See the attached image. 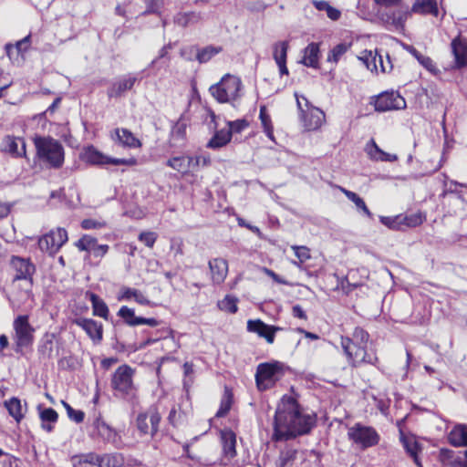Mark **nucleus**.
<instances>
[{"label": "nucleus", "instance_id": "f257e3e1", "mask_svg": "<svg viewBox=\"0 0 467 467\" xmlns=\"http://www.w3.org/2000/svg\"><path fill=\"white\" fill-rule=\"evenodd\" d=\"M449 442L454 447H467V425H456L448 435ZM461 457L450 449H441L439 453L441 462L446 467H467V450Z\"/></svg>", "mask_w": 467, "mask_h": 467}, {"label": "nucleus", "instance_id": "f03ea898", "mask_svg": "<svg viewBox=\"0 0 467 467\" xmlns=\"http://www.w3.org/2000/svg\"><path fill=\"white\" fill-rule=\"evenodd\" d=\"M36 156L41 163L48 168L59 169L65 160L62 144L51 137H37L35 139Z\"/></svg>", "mask_w": 467, "mask_h": 467}, {"label": "nucleus", "instance_id": "7ed1b4c3", "mask_svg": "<svg viewBox=\"0 0 467 467\" xmlns=\"http://www.w3.org/2000/svg\"><path fill=\"white\" fill-rule=\"evenodd\" d=\"M296 401L292 397H284L278 404L274 421V437L276 441L291 438L294 419L292 411L296 412Z\"/></svg>", "mask_w": 467, "mask_h": 467}, {"label": "nucleus", "instance_id": "20e7f679", "mask_svg": "<svg viewBox=\"0 0 467 467\" xmlns=\"http://www.w3.org/2000/svg\"><path fill=\"white\" fill-rule=\"evenodd\" d=\"M242 89L241 79L226 74L218 83L211 86L209 91L218 102L234 104L243 96Z\"/></svg>", "mask_w": 467, "mask_h": 467}, {"label": "nucleus", "instance_id": "39448f33", "mask_svg": "<svg viewBox=\"0 0 467 467\" xmlns=\"http://www.w3.org/2000/svg\"><path fill=\"white\" fill-rule=\"evenodd\" d=\"M134 370L128 365L119 366L111 379V387L115 396L129 402L137 400V388L133 383Z\"/></svg>", "mask_w": 467, "mask_h": 467}, {"label": "nucleus", "instance_id": "423d86ee", "mask_svg": "<svg viewBox=\"0 0 467 467\" xmlns=\"http://www.w3.org/2000/svg\"><path fill=\"white\" fill-rule=\"evenodd\" d=\"M340 344L351 367L358 368L363 364H370L380 369L375 349L368 351V346L353 345L350 342L349 337H341Z\"/></svg>", "mask_w": 467, "mask_h": 467}, {"label": "nucleus", "instance_id": "0eeeda50", "mask_svg": "<svg viewBox=\"0 0 467 467\" xmlns=\"http://www.w3.org/2000/svg\"><path fill=\"white\" fill-rule=\"evenodd\" d=\"M348 436L354 444L362 450L373 447L379 441V435L374 428L360 423L350 427Z\"/></svg>", "mask_w": 467, "mask_h": 467}, {"label": "nucleus", "instance_id": "6e6552de", "mask_svg": "<svg viewBox=\"0 0 467 467\" xmlns=\"http://www.w3.org/2000/svg\"><path fill=\"white\" fill-rule=\"evenodd\" d=\"M282 375V364L279 362L261 363L255 373L256 386L259 390L272 388Z\"/></svg>", "mask_w": 467, "mask_h": 467}, {"label": "nucleus", "instance_id": "1a4fd4ad", "mask_svg": "<svg viewBox=\"0 0 467 467\" xmlns=\"http://www.w3.org/2000/svg\"><path fill=\"white\" fill-rule=\"evenodd\" d=\"M67 241L66 229L57 227L41 236L38 240V246L42 252L49 255H55Z\"/></svg>", "mask_w": 467, "mask_h": 467}, {"label": "nucleus", "instance_id": "9d476101", "mask_svg": "<svg viewBox=\"0 0 467 467\" xmlns=\"http://www.w3.org/2000/svg\"><path fill=\"white\" fill-rule=\"evenodd\" d=\"M13 326L17 348H25L33 343L35 328L30 325L28 316H18Z\"/></svg>", "mask_w": 467, "mask_h": 467}, {"label": "nucleus", "instance_id": "9b49d317", "mask_svg": "<svg viewBox=\"0 0 467 467\" xmlns=\"http://www.w3.org/2000/svg\"><path fill=\"white\" fill-rule=\"evenodd\" d=\"M374 107L379 112L403 109L406 108V101L398 92L386 91L375 98Z\"/></svg>", "mask_w": 467, "mask_h": 467}, {"label": "nucleus", "instance_id": "f8f14e48", "mask_svg": "<svg viewBox=\"0 0 467 467\" xmlns=\"http://www.w3.org/2000/svg\"><path fill=\"white\" fill-rule=\"evenodd\" d=\"M84 160L93 165H129L132 166L136 164V160L131 159H117L105 156L100 151L96 150L94 147H88L84 152Z\"/></svg>", "mask_w": 467, "mask_h": 467}, {"label": "nucleus", "instance_id": "ddd939ff", "mask_svg": "<svg viewBox=\"0 0 467 467\" xmlns=\"http://www.w3.org/2000/svg\"><path fill=\"white\" fill-rule=\"evenodd\" d=\"M10 264L15 271L14 281L25 280L28 281L30 285L32 284V276L36 271V267L29 259L12 256Z\"/></svg>", "mask_w": 467, "mask_h": 467}, {"label": "nucleus", "instance_id": "4468645a", "mask_svg": "<svg viewBox=\"0 0 467 467\" xmlns=\"http://www.w3.org/2000/svg\"><path fill=\"white\" fill-rule=\"evenodd\" d=\"M161 416L156 409H150L145 413H141L137 418V426L142 434H150L153 436L158 429Z\"/></svg>", "mask_w": 467, "mask_h": 467}, {"label": "nucleus", "instance_id": "2eb2a0df", "mask_svg": "<svg viewBox=\"0 0 467 467\" xmlns=\"http://www.w3.org/2000/svg\"><path fill=\"white\" fill-rule=\"evenodd\" d=\"M306 111L301 115L304 127L307 130L319 129L325 121V113L318 108L311 107L306 98H303Z\"/></svg>", "mask_w": 467, "mask_h": 467}, {"label": "nucleus", "instance_id": "dca6fc26", "mask_svg": "<svg viewBox=\"0 0 467 467\" xmlns=\"http://www.w3.org/2000/svg\"><path fill=\"white\" fill-rule=\"evenodd\" d=\"M247 330L265 338L268 344H273L275 333L283 330V328L276 326L267 325L261 319H250L247 321Z\"/></svg>", "mask_w": 467, "mask_h": 467}, {"label": "nucleus", "instance_id": "f3484780", "mask_svg": "<svg viewBox=\"0 0 467 467\" xmlns=\"http://www.w3.org/2000/svg\"><path fill=\"white\" fill-rule=\"evenodd\" d=\"M75 245L80 251H86L92 254L95 257H102L104 256L108 250L109 245L107 244H99L98 240L91 235L85 234L83 235Z\"/></svg>", "mask_w": 467, "mask_h": 467}, {"label": "nucleus", "instance_id": "a211bd4d", "mask_svg": "<svg viewBox=\"0 0 467 467\" xmlns=\"http://www.w3.org/2000/svg\"><path fill=\"white\" fill-rule=\"evenodd\" d=\"M74 323L81 327L88 336L95 342L99 343L103 337V326L100 322L90 318L78 317L74 320Z\"/></svg>", "mask_w": 467, "mask_h": 467}, {"label": "nucleus", "instance_id": "6ab92c4d", "mask_svg": "<svg viewBox=\"0 0 467 467\" xmlns=\"http://www.w3.org/2000/svg\"><path fill=\"white\" fill-rule=\"evenodd\" d=\"M291 417L295 420L292 427L291 438L307 433L310 431L313 425V419L308 415L301 414L297 403L296 412L292 411Z\"/></svg>", "mask_w": 467, "mask_h": 467}, {"label": "nucleus", "instance_id": "aec40b11", "mask_svg": "<svg viewBox=\"0 0 467 467\" xmlns=\"http://www.w3.org/2000/svg\"><path fill=\"white\" fill-rule=\"evenodd\" d=\"M136 81L137 78L132 75H127L118 78L108 89V96L109 98L121 97L126 91L133 88Z\"/></svg>", "mask_w": 467, "mask_h": 467}, {"label": "nucleus", "instance_id": "412c9836", "mask_svg": "<svg viewBox=\"0 0 467 467\" xmlns=\"http://www.w3.org/2000/svg\"><path fill=\"white\" fill-rule=\"evenodd\" d=\"M220 433L223 459L231 461L236 456V435L231 430H223Z\"/></svg>", "mask_w": 467, "mask_h": 467}, {"label": "nucleus", "instance_id": "4be33fe9", "mask_svg": "<svg viewBox=\"0 0 467 467\" xmlns=\"http://www.w3.org/2000/svg\"><path fill=\"white\" fill-rule=\"evenodd\" d=\"M289 45L287 41H278L273 45V57L279 67L280 75H288L286 57Z\"/></svg>", "mask_w": 467, "mask_h": 467}, {"label": "nucleus", "instance_id": "5701e85b", "mask_svg": "<svg viewBox=\"0 0 467 467\" xmlns=\"http://www.w3.org/2000/svg\"><path fill=\"white\" fill-rule=\"evenodd\" d=\"M365 151L369 157L370 160L375 161H388L393 162L398 160V156L396 154H390L382 150L375 142L373 139H371L365 146Z\"/></svg>", "mask_w": 467, "mask_h": 467}, {"label": "nucleus", "instance_id": "b1692460", "mask_svg": "<svg viewBox=\"0 0 467 467\" xmlns=\"http://www.w3.org/2000/svg\"><path fill=\"white\" fill-rule=\"evenodd\" d=\"M2 150L14 157H22L26 154V143L20 138L5 136L2 140Z\"/></svg>", "mask_w": 467, "mask_h": 467}, {"label": "nucleus", "instance_id": "393cba45", "mask_svg": "<svg viewBox=\"0 0 467 467\" xmlns=\"http://www.w3.org/2000/svg\"><path fill=\"white\" fill-rule=\"evenodd\" d=\"M212 280L214 284H222L227 276L228 264L223 258H213L209 261Z\"/></svg>", "mask_w": 467, "mask_h": 467}, {"label": "nucleus", "instance_id": "a878e982", "mask_svg": "<svg viewBox=\"0 0 467 467\" xmlns=\"http://www.w3.org/2000/svg\"><path fill=\"white\" fill-rule=\"evenodd\" d=\"M115 138L113 140L119 145L126 148H140L141 147L140 140L127 129L117 128L114 130Z\"/></svg>", "mask_w": 467, "mask_h": 467}, {"label": "nucleus", "instance_id": "bb28decb", "mask_svg": "<svg viewBox=\"0 0 467 467\" xmlns=\"http://www.w3.org/2000/svg\"><path fill=\"white\" fill-rule=\"evenodd\" d=\"M451 51L454 56L455 64L457 67L467 66V44L460 38H454L451 44Z\"/></svg>", "mask_w": 467, "mask_h": 467}, {"label": "nucleus", "instance_id": "cd10ccee", "mask_svg": "<svg viewBox=\"0 0 467 467\" xmlns=\"http://www.w3.org/2000/svg\"><path fill=\"white\" fill-rule=\"evenodd\" d=\"M94 433L100 437L103 441L114 442L116 441L117 432L107 424L101 418L98 417L93 421Z\"/></svg>", "mask_w": 467, "mask_h": 467}, {"label": "nucleus", "instance_id": "c85d7f7f", "mask_svg": "<svg viewBox=\"0 0 467 467\" xmlns=\"http://www.w3.org/2000/svg\"><path fill=\"white\" fill-rule=\"evenodd\" d=\"M411 11L420 15H432L438 16L439 9L436 0H416L411 6Z\"/></svg>", "mask_w": 467, "mask_h": 467}, {"label": "nucleus", "instance_id": "c756f323", "mask_svg": "<svg viewBox=\"0 0 467 467\" xmlns=\"http://www.w3.org/2000/svg\"><path fill=\"white\" fill-rule=\"evenodd\" d=\"M399 7L388 16L389 21L398 29L404 27L405 22L413 13L408 6L398 5Z\"/></svg>", "mask_w": 467, "mask_h": 467}, {"label": "nucleus", "instance_id": "7c9ffc66", "mask_svg": "<svg viewBox=\"0 0 467 467\" xmlns=\"http://www.w3.org/2000/svg\"><path fill=\"white\" fill-rule=\"evenodd\" d=\"M319 60V45L317 43H310L304 49V57L302 63L309 67H317Z\"/></svg>", "mask_w": 467, "mask_h": 467}, {"label": "nucleus", "instance_id": "2f4dec72", "mask_svg": "<svg viewBox=\"0 0 467 467\" xmlns=\"http://www.w3.org/2000/svg\"><path fill=\"white\" fill-rule=\"evenodd\" d=\"M134 298V300L142 306L150 305V300L147 296L138 289L130 288V287H122L120 290V295L119 296V300H130Z\"/></svg>", "mask_w": 467, "mask_h": 467}, {"label": "nucleus", "instance_id": "473e14b6", "mask_svg": "<svg viewBox=\"0 0 467 467\" xmlns=\"http://www.w3.org/2000/svg\"><path fill=\"white\" fill-rule=\"evenodd\" d=\"M193 160L192 157H174L167 161L166 164L173 170L185 174L191 171Z\"/></svg>", "mask_w": 467, "mask_h": 467}, {"label": "nucleus", "instance_id": "72a5a7b5", "mask_svg": "<svg viewBox=\"0 0 467 467\" xmlns=\"http://www.w3.org/2000/svg\"><path fill=\"white\" fill-rule=\"evenodd\" d=\"M5 407L6 408L9 415L13 417L16 422H20L24 418L25 410L19 399L13 397L5 400Z\"/></svg>", "mask_w": 467, "mask_h": 467}, {"label": "nucleus", "instance_id": "f704fd0d", "mask_svg": "<svg viewBox=\"0 0 467 467\" xmlns=\"http://www.w3.org/2000/svg\"><path fill=\"white\" fill-rule=\"evenodd\" d=\"M231 139V131H229L228 129L217 130L213 137L208 142L207 147L211 149L222 148L225 146L228 142H230Z\"/></svg>", "mask_w": 467, "mask_h": 467}, {"label": "nucleus", "instance_id": "c9c22d12", "mask_svg": "<svg viewBox=\"0 0 467 467\" xmlns=\"http://www.w3.org/2000/svg\"><path fill=\"white\" fill-rule=\"evenodd\" d=\"M89 300L92 304L93 315L108 319L109 308L106 303L96 294H90Z\"/></svg>", "mask_w": 467, "mask_h": 467}, {"label": "nucleus", "instance_id": "e433bc0d", "mask_svg": "<svg viewBox=\"0 0 467 467\" xmlns=\"http://www.w3.org/2000/svg\"><path fill=\"white\" fill-rule=\"evenodd\" d=\"M40 419L42 420V428L50 432L53 430V423L57 420L58 415L52 408H47L40 410Z\"/></svg>", "mask_w": 467, "mask_h": 467}, {"label": "nucleus", "instance_id": "4c0bfd02", "mask_svg": "<svg viewBox=\"0 0 467 467\" xmlns=\"http://www.w3.org/2000/svg\"><path fill=\"white\" fill-rule=\"evenodd\" d=\"M402 444L406 451L413 458L414 462L421 467V463L418 458L419 444L412 437H401Z\"/></svg>", "mask_w": 467, "mask_h": 467}, {"label": "nucleus", "instance_id": "58836bf2", "mask_svg": "<svg viewBox=\"0 0 467 467\" xmlns=\"http://www.w3.org/2000/svg\"><path fill=\"white\" fill-rule=\"evenodd\" d=\"M339 189L347 196V198L348 200H350L351 202H353L355 203L356 207L358 210H361L368 217H369V218L372 217V213H370V211L367 207L364 200L361 197H359L357 193H355L351 191H348L345 188L340 187Z\"/></svg>", "mask_w": 467, "mask_h": 467}, {"label": "nucleus", "instance_id": "ea45409f", "mask_svg": "<svg viewBox=\"0 0 467 467\" xmlns=\"http://www.w3.org/2000/svg\"><path fill=\"white\" fill-rule=\"evenodd\" d=\"M259 119L261 120L262 127H263L264 131L266 134V136L272 141H275L274 128L272 125V120H271L270 116L267 114L266 108L265 106H262L260 108Z\"/></svg>", "mask_w": 467, "mask_h": 467}, {"label": "nucleus", "instance_id": "a19ab883", "mask_svg": "<svg viewBox=\"0 0 467 467\" xmlns=\"http://www.w3.org/2000/svg\"><path fill=\"white\" fill-rule=\"evenodd\" d=\"M379 56V55L378 54L377 51L365 50L363 52L362 57H360L359 59L363 61V63L366 65L368 69H369L370 71L378 72L379 71V66H378Z\"/></svg>", "mask_w": 467, "mask_h": 467}, {"label": "nucleus", "instance_id": "79ce46f5", "mask_svg": "<svg viewBox=\"0 0 467 467\" xmlns=\"http://www.w3.org/2000/svg\"><path fill=\"white\" fill-rule=\"evenodd\" d=\"M299 451L294 449H286L280 453L279 467H292Z\"/></svg>", "mask_w": 467, "mask_h": 467}, {"label": "nucleus", "instance_id": "37998d69", "mask_svg": "<svg viewBox=\"0 0 467 467\" xmlns=\"http://www.w3.org/2000/svg\"><path fill=\"white\" fill-rule=\"evenodd\" d=\"M350 44H337L330 50L327 58V62H333L337 64L340 60V58L347 53Z\"/></svg>", "mask_w": 467, "mask_h": 467}, {"label": "nucleus", "instance_id": "c03bdc74", "mask_svg": "<svg viewBox=\"0 0 467 467\" xmlns=\"http://www.w3.org/2000/svg\"><path fill=\"white\" fill-rule=\"evenodd\" d=\"M237 302L238 299L235 296L227 295L223 299L218 302L217 306L222 311L234 314L238 310Z\"/></svg>", "mask_w": 467, "mask_h": 467}, {"label": "nucleus", "instance_id": "a18cd8bd", "mask_svg": "<svg viewBox=\"0 0 467 467\" xmlns=\"http://www.w3.org/2000/svg\"><path fill=\"white\" fill-rule=\"evenodd\" d=\"M99 467H120L122 459L117 454H106L98 459Z\"/></svg>", "mask_w": 467, "mask_h": 467}, {"label": "nucleus", "instance_id": "49530a36", "mask_svg": "<svg viewBox=\"0 0 467 467\" xmlns=\"http://www.w3.org/2000/svg\"><path fill=\"white\" fill-rule=\"evenodd\" d=\"M200 16L194 12L180 13L175 16V23L181 26H187L190 24L197 23Z\"/></svg>", "mask_w": 467, "mask_h": 467}, {"label": "nucleus", "instance_id": "de8ad7c7", "mask_svg": "<svg viewBox=\"0 0 467 467\" xmlns=\"http://www.w3.org/2000/svg\"><path fill=\"white\" fill-rule=\"evenodd\" d=\"M426 220V216L419 212L416 213H412L407 216L402 217L401 216V223L402 226L407 227H416L423 223V222Z\"/></svg>", "mask_w": 467, "mask_h": 467}, {"label": "nucleus", "instance_id": "09e8293b", "mask_svg": "<svg viewBox=\"0 0 467 467\" xmlns=\"http://www.w3.org/2000/svg\"><path fill=\"white\" fill-rule=\"evenodd\" d=\"M408 50L413 55V57L429 71H434L436 69L435 64L432 59L429 57H426L420 54L418 50H416L413 47H409Z\"/></svg>", "mask_w": 467, "mask_h": 467}, {"label": "nucleus", "instance_id": "8fccbe9b", "mask_svg": "<svg viewBox=\"0 0 467 467\" xmlns=\"http://www.w3.org/2000/svg\"><path fill=\"white\" fill-rule=\"evenodd\" d=\"M369 335L361 327H356L352 333V337H349L350 342L356 346H368Z\"/></svg>", "mask_w": 467, "mask_h": 467}, {"label": "nucleus", "instance_id": "3c124183", "mask_svg": "<svg viewBox=\"0 0 467 467\" xmlns=\"http://www.w3.org/2000/svg\"><path fill=\"white\" fill-rule=\"evenodd\" d=\"M221 50V47H216L213 46L206 47L198 52L197 59L201 63H205L209 61L213 57L220 53Z\"/></svg>", "mask_w": 467, "mask_h": 467}, {"label": "nucleus", "instance_id": "603ef678", "mask_svg": "<svg viewBox=\"0 0 467 467\" xmlns=\"http://www.w3.org/2000/svg\"><path fill=\"white\" fill-rule=\"evenodd\" d=\"M291 248L294 250L295 254L298 259V262H293L296 266H300L301 264H304L311 257L310 250L306 246L292 245Z\"/></svg>", "mask_w": 467, "mask_h": 467}, {"label": "nucleus", "instance_id": "864d4df0", "mask_svg": "<svg viewBox=\"0 0 467 467\" xmlns=\"http://www.w3.org/2000/svg\"><path fill=\"white\" fill-rule=\"evenodd\" d=\"M231 405L232 396L230 393L226 392L221 400L220 408L217 410L215 416L217 418L224 417L230 410Z\"/></svg>", "mask_w": 467, "mask_h": 467}, {"label": "nucleus", "instance_id": "5fc2aeb1", "mask_svg": "<svg viewBox=\"0 0 467 467\" xmlns=\"http://www.w3.org/2000/svg\"><path fill=\"white\" fill-rule=\"evenodd\" d=\"M380 222L389 227V229L393 230H400L402 229V223H401V216H380L379 218Z\"/></svg>", "mask_w": 467, "mask_h": 467}, {"label": "nucleus", "instance_id": "6e6d98bb", "mask_svg": "<svg viewBox=\"0 0 467 467\" xmlns=\"http://www.w3.org/2000/svg\"><path fill=\"white\" fill-rule=\"evenodd\" d=\"M53 338L54 335H47L39 347V352L46 358H50L53 353Z\"/></svg>", "mask_w": 467, "mask_h": 467}, {"label": "nucleus", "instance_id": "4d7b16f0", "mask_svg": "<svg viewBox=\"0 0 467 467\" xmlns=\"http://www.w3.org/2000/svg\"><path fill=\"white\" fill-rule=\"evenodd\" d=\"M227 126L232 135L233 133H241L248 128L249 122L245 119H241L234 121H227Z\"/></svg>", "mask_w": 467, "mask_h": 467}, {"label": "nucleus", "instance_id": "13d9d810", "mask_svg": "<svg viewBox=\"0 0 467 467\" xmlns=\"http://www.w3.org/2000/svg\"><path fill=\"white\" fill-rule=\"evenodd\" d=\"M119 316L122 317L125 322L130 326H136V324H133L132 322L135 321V319H138L139 317L135 316L134 310L131 308H129L128 306H121L119 310Z\"/></svg>", "mask_w": 467, "mask_h": 467}, {"label": "nucleus", "instance_id": "bf43d9fd", "mask_svg": "<svg viewBox=\"0 0 467 467\" xmlns=\"http://www.w3.org/2000/svg\"><path fill=\"white\" fill-rule=\"evenodd\" d=\"M28 41H29V36H26L22 40L18 41L16 44V46L7 45L6 46V53L9 56V57H12L14 52H16L17 54H19L23 48L26 49Z\"/></svg>", "mask_w": 467, "mask_h": 467}, {"label": "nucleus", "instance_id": "052dcab7", "mask_svg": "<svg viewBox=\"0 0 467 467\" xmlns=\"http://www.w3.org/2000/svg\"><path fill=\"white\" fill-rule=\"evenodd\" d=\"M157 234L154 232H142L139 235V240L144 244L150 248H152L156 240H157Z\"/></svg>", "mask_w": 467, "mask_h": 467}, {"label": "nucleus", "instance_id": "680f3d73", "mask_svg": "<svg viewBox=\"0 0 467 467\" xmlns=\"http://www.w3.org/2000/svg\"><path fill=\"white\" fill-rule=\"evenodd\" d=\"M193 162L192 163L191 170H195L197 167H207L211 164V159L208 155H199L192 157Z\"/></svg>", "mask_w": 467, "mask_h": 467}, {"label": "nucleus", "instance_id": "e2e57ef3", "mask_svg": "<svg viewBox=\"0 0 467 467\" xmlns=\"http://www.w3.org/2000/svg\"><path fill=\"white\" fill-rule=\"evenodd\" d=\"M202 118H203L204 121L207 123V125L209 126L210 129H216L217 128L216 115H215V113L212 109H204V113L202 115Z\"/></svg>", "mask_w": 467, "mask_h": 467}, {"label": "nucleus", "instance_id": "0e129e2a", "mask_svg": "<svg viewBox=\"0 0 467 467\" xmlns=\"http://www.w3.org/2000/svg\"><path fill=\"white\" fill-rule=\"evenodd\" d=\"M105 226L104 222L96 221L93 219H85L81 222V227L85 230L100 229Z\"/></svg>", "mask_w": 467, "mask_h": 467}, {"label": "nucleus", "instance_id": "69168bd1", "mask_svg": "<svg viewBox=\"0 0 467 467\" xmlns=\"http://www.w3.org/2000/svg\"><path fill=\"white\" fill-rule=\"evenodd\" d=\"M147 6L146 13H158L162 5V0H144Z\"/></svg>", "mask_w": 467, "mask_h": 467}, {"label": "nucleus", "instance_id": "338daca9", "mask_svg": "<svg viewBox=\"0 0 467 467\" xmlns=\"http://www.w3.org/2000/svg\"><path fill=\"white\" fill-rule=\"evenodd\" d=\"M12 85V79L9 75L5 74L0 68V98L3 96V91Z\"/></svg>", "mask_w": 467, "mask_h": 467}, {"label": "nucleus", "instance_id": "774afa93", "mask_svg": "<svg viewBox=\"0 0 467 467\" xmlns=\"http://www.w3.org/2000/svg\"><path fill=\"white\" fill-rule=\"evenodd\" d=\"M379 66L380 68V71L383 73L389 72L392 69L391 61L389 59V57L386 56V61H384L382 56H379Z\"/></svg>", "mask_w": 467, "mask_h": 467}]
</instances>
